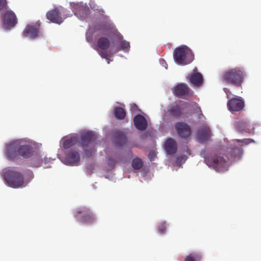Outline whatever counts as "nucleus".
I'll return each instance as SVG.
<instances>
[{"mask_svg":"<svg viewBox=\"0 0 261 261\" xmlns=\"http://www.w3.org/2000/svg\"><path fill=\"white\" fill-rule=\"evenodd\" d=\"M96 139V136L91 132H85L81 133L80 137L73 135L67 138L63 142V147L68 149L78 143L83 149L87 157L92 156L95 152L94 142Z\"/></svg>","mask_w":261,"mask_h":261,"instance_id":"obj_1","label":"nucleus"},{"mask_svg":"<svg viewBox=\"0 0 261 261\" xmlns=\"http://www.w3.org/2000/svg\"><path fill=\"white\" fill-rule=\"evenodd\" d=\"M245 76L246 73L243 69L236 67L224 72L222 78L227 84L241 87Z\"/></svg>","mask_w":261,"mask_h":261,"instance_id":"obj_2","label":"nucleus"},{"mask_svg":"<svg viewBox=\"0 0 261 261\" xmlns=\"http://www.w3.org/2000/svg\"><path fill=\"white\" fill-rule=\"evenodd\" d=\"M175 62L180 65H186L191 63L194 59L192 50L186 45L176 48L173 51Z\"/></svg>","mask_w":261,"mask_h":261,"instance_id":"obj_3","label":"nucleus"},{"mask_svg":"<svg viewBox=\"0 0 261 261\" xmlns=\"http://www.w3.org/2000/svg\"><path fill=\"white\" fill-rule=\"evenodd\" d=\"M4 177L6 184L11 188H19L24 186V176L17 171L8 169L4 172Z\"/></svg>","mask_w":261,"mask_h":261,"instance_id":"obj_4","label":"nucleus"},{"mask_svg":"<svg viewBox=\"0 0 261 261\" xmlns=\"http://www.w3.org/2000/svg\"><path fill=\"white\" fill-rule=\"evenodd\" d=\"M200 155L204 159V162L207 166L213 167L218 172H223L227 170V162L223 156L216 155L213 158L206 157V151L202 150Z\"/></svg>","mask_w":261,"mask_h":261,"instance_id":"obj_5","label":"nucleus"},{"mask_svg":"<svg viewBox=\"0 0 261 261\" xmlns=\"http://www.w3.org/2000/svg\"><path fill=\"white\" fill-rule=\"evenodd\" d=\"M74 217L83 224H91L95 221V217L92 211L87 207H81L75 210Z\"/></svg>","mask_w":261,"mask_h":261,"instance_id":"obj_6","label":"nucleus"},{"mask_svg":"<svg viewBox=\"0 0 261 261\" xmlns=\"http://www.w3.org/2000/svg\"><path fill=\"white\" fill-rule=\"evenodd\" d=\"M94 32L97 33L98 35H105L110 36L111 35H114L116 30L114 25L109 22L103 21L94 24L93 28Z\"/></svg>","mask_w":261,"mask_h":261,"instance_id":"obj_7","label":"nucleus"},{"mask_svg":"<svg viewBox=\"0 0 261 261\" xmlns=\"http://www.w3.org/2000/svg\"><path fill=\"white\" fill-rule=\"evenodd\" d=\"M173 94L176 97L184 98L185 96L192 95L193 92L185 83H180L175 86L172 90Z\"/></svg>","mask_w":261,"mask_h":261,"instance_id":"obj_8","label":"nucleus"},{"mask_svg":"<svg viewBox=\"0 0 261 261\" xmlns=\"http://www.w3.org/2000/svg\"><path fill=\"white\" fill-rule=\"evenodd\" d=\"M227 106L230 112H239L243 109L244 102L240 97L232 98L227 101Z\"/></svg>","mask_w":261,"mask_h":261,"instance_id":"obj_9","label":"nucleus"},{"mask_svg":"<svg viewBox=\"0 0 261 261\" xmlns=\"http://www.w3.org/2000/svg\"><path fill=\"white\" fill-rule=\"evenodd\" d=\"M2 20L7 28L14 27L17 22L16 15L10 10H7L5 12L2 16Z\"/></svg>","mask_w":261,"mask_h":261,"instance_id":"obj_10","label":"nucleus"},{"mask_svg":"<svg viewBox=\"0 0 261 261\" xmlns=\"http://www.w3.org/2000/svg\"><path fill=\"white\" fill-rule=\"evenodd\" d=\"M40 33V24L35 23L26 26L23 32V35L25 37L35 39L39 36Z\"/></svg>","mask_w":261,"mask_h":261,"instance_id":"obj_11","label":"nucleus"},{"mask_svg":"<svg viewBox=\"0 0 261 261\" xmlns=\"http://www.w3.org/2000/svg\"><path fill=\"white\" fill-rule=\"evenodd\" d=\"M19 145V140H15L6 146V154L9 159L14 160L18 158Z\"/></svg>","mask_w":261,"mask_h":261,"instance_id":"obj_12","label":"nucleus"},{"mask_svg":"<svg viewBox=\"0 0 261 261\" xmlns=\"http://www.w3.org/2000/svg\"><path fill=\"white\" fill-rule=\"evenodd\" d=\"M175 128L178 136L181 138H187L191 135V130L190 126L184 122H176Z\"/></svg>","mask_w":261,"mask_h":261,"instance_id":"obj_13","label":"nucleus"},{"mask_svg":"<svg viewBox=\"0 0 261 261\" xmlns=\"http://www.w3.org/2000/svg\"><path fill=\"white\" fill-rule=\"evenodd\" d=\"M196 136L198 141L201 143L208 141L212 136L210 128L207 125L201 127L197 130Z\"/></svg>","mask_w":261,"mask_h":261,"instance_id":"obj_14","label":"nucleus"},{"mask_svg":"<svg viewBox=\"0 0 261 261\" xmlns=\"http://www.w3.org/2000/svg\"><path fill=\"white\" fill-rule=\"evenodd\" d=\"M46 18L50 22L60 24L63 22L61 13L57 8L48 11L46 14Z\"/></svg>","mask_w":261,"mask_h":261,"instance_id":"obj_15","label":"nucleus"},{"mask_svg":"<svg viewBox=\"0 0 261 261\" xmlns=\"http://www.w3.org/2000/svg\"><path fill=\"white\" fill-rule=\"evenodd\" d=\"M32 146L26 143L23 141L19 140V145H18L19 156H21L24 158L30 157L32 153Z\"/></svg>","mask_w":261,"mask_h":261,"instance_id":"obj_16","label":"nucleus"},{"mask_svg":"<svg viewBox=\"0 0 261 261\" xmlns=\"http://www.w3.org/2000/svg\"><path fill=\"white\" fill-rule=\"evenodd\" d=\"M134 125L139 130H144L147 127V122L145 118L141 114H138L134 118Z\"/></svg>","mask_w":261,"mask_h":261,"instance_id":"obj_17","label":"nucleus"},{"mask_svg":"<svg viewBox=\"0 0 261 261\" xmlns=\"http://www.w3.org/2000/svg\"><path fill=\"white\" fill-rule=\"evenodd\" d=\"M165 149L168 154L175 153L177 149L176 142L172 138L168 139L165 143Z\"/></svg>","mask_w":261,"mask_h":261,"instance_id":"obj_18","label":"nucleus"},{"mask_svg":"<svg viewBox=\"0 0 261 261\" xmlns=\"http://www.w3.org/2000/svg\"><path fill=\"white\" fill-rule=\"evenodd\" d=\"M111 42L108 38L106 36H101L99 37L96 42V46L100 50L97 49L98 51H106L110 46Z\"/></svg>","mask_w":261,"mask_h":261,"instance_id":"obj_19","label":"nucleus"},{"mask_svg":"<svg viewBox=\"0 0 261 261\" xmlns=\"http://www.w3.org/2000/svg\"><path fill=\"white\" fill-rule=\"evenodd\" d=\"M80 156L79 153L74 150L70 151L66 156V161L71 165H75L79 162Z\"/></svg>","mask_w":261,"mask_h":261,"instance_id":"obj_20","label":"nucleus"},{"mask_svg":"<svg viewBox=\"0 0 261 261\" xmlns=\"http://www.w3.org/2000/svg\"><path fill=\"white\" fill-rule=\"evenodd\" d=\"M189 81L194 86L199 87L203 84L202 75L198 72H193L189 76Z\"/></svg>","mask_w":261,"mask_h":261,"instance_id":"obj_21","label":"nucleus"},{"mask_svg":"<svg viewBox=\"0 0 261 261\" xmlns=\"http://www.w3.org/2000/svg\"><path fill=\"white\" fill-rule=\"evenodd\" d=\"M182 108L176 103L169 106L168 109L169 113L173 116L179 117L182 113Z\"/></svg>","mask_w":261,"mask_h":261,"instance_id":"obj_22","label":"nucleus"},{"mask_svg":"<svg viewBox=\"0 0 261 261\" xmlns=\"http://www.w3.org/2000/svg\"><path fill=\"white\" fill-rule=\"evenodd\" d=\"M227 149L228 158L229 157L240 158L243 154V150L241 147L236 146L231 148H229Z\"/></svg>","mask_w":261,"mask_h":261,"instance_id":"obj_23","label":"nucleus"},{"mask_svg":"<svg viewBox=\"0 0 261 261\" xmlns=\"http://www.w3.org/2000/svg\"><path fill=\"white\" fill-rule=\"evenodd\" d=\"M126 137L125 135L121 132H118L115 135V142L118 146H121L126 143Z\"/></svg>","mask_w":261,"mask_h":261,"instance_id":"obj_24","label":"nucleus"},{"mask_svg":"<svg viewBox=\"0 0 261 261\" xmlns=\"http://www.w3.org/2000/svg\"><path fill=\"white\" fill-rule=\"evenodd\" d=\"M114 115L117 119H123L126 116L125 110L120 107H116L114 109Z\"/></svg>","mask_w":261,"mask_h":261,"instance_id":"obj_25","label":"nucleus"},{"mask_svg":"<svg viewBox=\"0 0 261 261\" xmlns=\"http://www.w3.org/2000/svg\"><path fill=\"white\" fill-rule=\"evenodd\" d=\"M202 258L201 253L198 252H193L186 256L185 261H200Z\"/></svg>","mask_w":261,"mask_h":261,"instance_id":"obj_26","label":"nucleus"},{"mask_svg":"<svg viewBox=\"0 0 261 261\" xmlns=\"http://www.w3.org/2000/svg\"><path fill=\"white\" fill-rule=\"evenodd\" d=\"M132 166L135 170H139L142 167L143 162L141 159L136 158L133 159Z\"/></svg>","mask_w":261,"mask_h":261,"instance_id":"obj_27","label":"nucleus"},{"mask_svg":"<svg viewBox=\"0 0 261 261\" xmlns=\"http://www.w3.org/2000/svg\"><path fill=\"white\" fill-rule=\"evenodd\" d=\"M192 107H193V112L197 114L198 119H201L204 117V115L202 114V111L200 107L196 103H192Z\"/></svg>","mask_w":261,"mask_h":261,"instance_id":"obj_28","label":"nucleus"},{"mask_svg":"<svg viewBox=\"0 0 261 261\" xmlns=\"http://www.w3.org/2000/svg\"><path fill=\"white\" fill-rule=\"evenodd\" d=\"M98 53L102 59H106L108 64H110V62L112 61L110 59L111 56L110 54L106 51H98Z\"/></svg>","mask_w":261,"mask_h":261,"instance_id":"obj_29","label":"nucleus"},{"mask_svg":"<svg viewBox=\"0 0 261 261\" xmlns=\"http://www.w3.org/2000/svg\"><path fill=\"white\" fill-rule=\"evenodd\" d=\"M236 142H237L238 144L241 146L244 145H246L249 144L251 142H254L252 139H244L242 140H236Z\"/></svg>","mask_w":261,"mask_h":261,"instance_id":"obj_30","label":"nucleus"},{"mask_svg":"<svg viewBox=\"0 0 261 261\" xmlns=\"http://www.w3.org/2000/svg\"><path fill=\"white\" fill-rule=\"evenodd\" d=\"M121 49L124 51H127L130 47L129 43L125 40H122L120 42Z\"/></svg>","mask_w":261,"mask_h":261,"instance_id":"obj_31","label":"nucleus"},{"mask_svg":"<svg viewBox=\"0 0 261 261\" xmlns=\"http://www.w3.org/2000/svg\"><path fill=\"white\" fill-rule=\"evenodd\" d=\"M166 227L167 225L165 222L160 223L158 226L159 232L161 234L164 233L166 230Z\"/></svg>","mask_w":261,"mask_h":261,"instance_id":"obj_32","label":"nucleus"},{"mask_svg":"<svg viewBox=\"0 0 261 261\" xmlns=\"http://www.w3.org/2000/svg\"><path fill=\"white\" fill-rule=\"evenodd\" d=\"M247 123L244 122H239L237 124V127L241 132L246 131Z\"/></svg>","mask_w":261,"mask_h":261,"instance_id":"obj_33","label":"nucleus"},{"mask_svg":"<svg viewBox=\"0 0 261 261\" xmlns=\"http://www.w3.org/2000/svg\"><path fill=\"white\" fill-rule=\"evenodd\" d=\"M7 0H0V11L3 9H7Z\"/></svg>","mask_w":261,"mask_h":261,"instance_id":"obj_34","label":"nucleus"},{"mask_svg":"<svg viewBox=\"0 0 261 261\" xmlns=\"http://www.w3.org/2000/svg\"><path fill=\"white\" fill-rule=\"evenodd\" d=\"M130 111L134 112H137L139 111L138 107L136 103H132L130 105Z\"/></svg>","mask_w":261,"mask_h":261,"instance_id":"obj_35","label":"nucleus"},{"mask_svg":"<svg viewBox=\"0 0 261 261\" xmlns=\"http://www.w3.org/2000/svg\"><path fill=\"white\" fill-rule=\"evenodd\" d=\"M156 156V154L154 151H150L148 154V158L150 161H153Z\"/></svg>","mask_w":261,"mask_h":261,"instance_id":"obj_36","label":"nucleus"},{"mask_svg":"<svg viewBox=\"0 0 261 261\" xmlns=\"http://www.w3.org/2000/svg\"><path fill=\"white\" fill-rule=\"evenodd\" d=\"M109 165L112 167L115 166L116 162L114 160H112L111 159H108Z\"/></svg>","mask_w":261,"mask_h":261,"instance_id":"obj_37","label":"nucleus"},{"mask_svg":"<svg viewBox=\"0 0 261 261\" xmlns=\"http://www.w3.org/2000/svg\"><path fill=\"white\" fill-rule=\"evenodd\" d=\"M184 158V156H179L177 158L176 162L178 163Z\"/></svg>","mask_w":261,"mask_h":261,"instance_id":"obj_38","label":"nucleus"},{"mask_svg":"<svg viewBox=\"0 0 261 261\" xmlns=\"http://www.w3.org/2000/svg\"><path fill=\"white\" fill-rule=\"evenodd\" d=\"M225 92H226V93L227 95H228V93H227V92L230 93V92H229L228 90H227V89H226V90H225ZM227 98H229L228 96H227Z\"/></svg>","mask_w":261,"mask_h":261,"instance_id":"obj_39","label":"nucleus"},{"mask_svg":"<svg viewBox=\"0 0 261 261\" xmlns=\"http://www.w3.org/2000/svg\"><path fill=\"white\" fill-rule=\"evenodd\" d=\"M86 39H87V40H88V42H90V41H89L90 39L89 38V37L88 36H87Z\"/></svg>","mask_w":261,"mask_h":261,"instance_id":"obj_40","label":"nucleus"},{"mask_svg":"<svg viewBox=\"0 0 261 261\" xmlns=\"http://www.w3.org/2000/svg\"><path fill=\"white\" fill-rule=\"evenodd\" d=\"M160 62H161V63H162V62H165V61H164V60H162Z\"/></svg>","mask_w":261,"mask_h":261,"instance_id":"obj_41","label":"nucleus"},{"mask_svg":"<svg viewBox=\"0 0 261 261\" xmlns=\"http://www.w3.org/2000/svg\"><path fill=\"white\" fill-rule=\"evenodd\" d=\"M194 70H197L196 68H195Z\"/></svg>","mask_w":261,"mask_h":261,"instance_id":"obj_42","label":"nucleus"}]
</instances>
